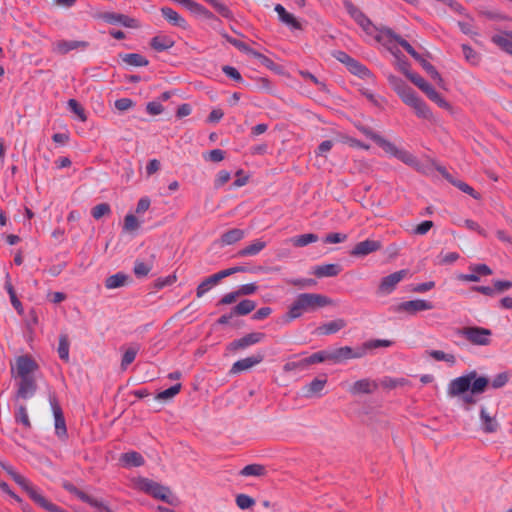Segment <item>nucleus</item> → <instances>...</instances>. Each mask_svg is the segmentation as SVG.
<instances>
[{
	"mask_svg": "<svg viewBox=\"0 0 512 512\" xmlns=\"http://www.w3.org/2000/svg\"><path fill=\"white\" fill-rule=\"evenodd\" d=\"M264 338V334L260 332H253L245 335L240 339H236L229 344V349L236 351L239 349L247 348L253 344L259 343Z\"/></svg>",
	"mask_w": 512,
	"mask_h": 512,
	"instance_id": "f3484780",
	"label": "nucleus"
},
{
	"mask_svg": "<svg viewBox=\"0 0 512 512\" xmlns=\"http://www.w3.org/2000/svg\"><path fill=\"white\" fill-rule=\"evenodd\" d=\"M151 201L149 197H142L136 206V214L138 216L130 214V233L139 230L143 223L145 222L143 218L140 217L141 214L146 212L150 207Z\"/></svg>",
	"mask_w": 512,
	"mask_h": 512,
	"instance_id": "ddd939ff",
	"label": "nucleus"
},
{
	"mask_svg": "<svg viewBox=\"0 0 512 512\" xmlns=\"http://www.w3.org/2000/svg\"><path fill=\"white\" fill-rule=\"evenodd\" d=\"M161 14L171 25L184 29L187 27L186 20L174 9L170 7H162Z\"/></svg>",
	"mask_w": 512,
	"mask_h": 512,
	"instance_id": "aec40b11",
	"label": "nucleus"
},
{
	"mask_svg": "<svg viewBox=\"0 0 512 512\" xmlns=\"http://www.w3.org/2000/svg\"><path fill=\"white\" fill-rule=\"evenodd\" d=\"M149 63L148 59L138 53H130V66L142 67L147 66Z\"/></svg>",
	"mask_w": 512,
	"mask_h": 512,
	"instance_id": "e2e57ef3",
	"label": "nucleus"
},
{
	"mask_svg": "<svg viewBox=\"0 0 512 512\" xmlns=\"http://www.w3.org/2000/svg\"><path fill=\"white\" fill-rule=\"evenodd\" d=\"M2 469L31 497L37 490L30 481L19 474L12 465L0 460Z\"/></svg>",
	"mask_w": 512,
	"mask_h": 512,
	"instance_id": "f8f14e48",
	"label": "nucleus"
},
{
	"mask_svg": "<svg viewBox=\"0 0 512 512\" xmlns=\"http://www.w3.org/2000/svg\"><path fill=\"white\" fill-rule=\"evenodd\" d=\"M67 105L69 109L74 112L82 122L87 120L83 107L75 99H69Z\"/></svg>",
	"mask_w": 512,
	"mask_h": 512,
	"instance_id": "864d4df0",
	"label": "nucleus"
},
{
	"mask_svg": "<svg viewBox=\"0 0 512 512\" xmlns=\"http://www.w3.org/2000/svg\"><path fill=\"white\" fill-rule=\"evenodd\" d=\"M395 158L399 159L403 163L410 165V166H414L417 163L415 156L403 149L398 150V152L395 155Z\"/></svg>",
	"mask_w": 512,
	"mask_h": 512,
	"instance_id": "6e6d98bb",
	"label": "nucleus"
},
{
	"mask_svg": "<svg viewBox=\"0 0 512 512\" xmlns=\"http://www.w3.org/2000/svg\"><path fill=\"white\" fill-rule=\"evenodd\" d=\"M428 354L436 361H444L450 365H454L456 363V357L453 354L445 353L441 350H430L428 351Z\"/></svg>",
	"mask_w": 512,
	"mask_h": 512,
	"instance_id": "37998d69",
	"label": "nucleus"
},
{
	"mask_svg": "<svg viewBox=\"0 0 512 512\" xmlns=\"http://www.w3.org/2000/svg\"><path fill=\"white\" fill-rule=\"evenodd\" d=\"M457 335L464 337L473 345L487 346L491 343L492 331L480 326H467L458 329Z\"/></svg>",
	"mask_w": 512,
	"mask_h": 512,
	"instance_id": "39448f33",
	"label": "nucleus"
},
{
	"mask_svg": "<svg viewBox=\"0 0 512 512\" xmlns=\"http://www.w3.org/2000/svg\"><path fill=\"white\" fill-rule=\"evenodd\" d=\"M346 326L344 319H335L333 321L322 324L316 329L318 335H331L335 334Z\"/></svg>",
	"mask_w": 512,
	"mask_h": 512,
	"instance_id": "4be33fe9",
	"label": "nucleus"
},
{
	"mask_svg": "<svg viewBox=\"0 0 512 512\" xmlns=\"http://www.w3.org/2000/svg\"><path fill=\"white\" fill-rule=\"evenodd\" d=\"M432 302L424 299L404 301L390 307V311L397 314L415 315L421 311L433 309Z\"/></svg>",
	"mask_w": 512,
	"mask_h": 512,
	"instance_id": "423d86ee",
	"label": "nucleus"
},
{
	"mask_svg": "<svg viewBox=\"0 0 512 512\" xmlns=\"http://www.w3.org/2000/svg\"><path fill=\"white\" fill-rule=\"evenodd\" d=\"M426 96L436 103L439 107L445 109V110H451L452 106L449 102H447L435 89L433 86H431L426 92Z\"/></svg>",
	"mask_w": 512,
	"mask_h": 512,
	"instance_id": "58836bf2",
	"label": "nucleus"
},
{
	"mask_svg": "<svg viewBox=\"0 0 512 512\" xmlns=\"http://www.w3.org/2000/svg\"><path fill=\"white\" fill-rule=\"evenodd\" d=\"M287 283L301 288L311 287L316 284L315 280L311 278L289 279Z\"/></svg>",
	"mask_w": 512,
	"mask_h": 512,
	"instance_id": "69168bd1",
	"label": "nucleus"
},
{
	"mask_svg": "<svg viewBox=\"0 0 512 512\" xmlns=\"http://www.w3.org/2000/svg\"><path fill=\"white\" fill-rule=\"evenodd\" d=\"M250 55L256 58L262 65L267 68H271L274 65V62L270 58L260 52L252 50Z\"/></svg>",
	"mask_w": 512,
	"mask_h": 512,
	"instance_id": "774afa93",
	"label": "nucleus"
},
{
	"mask_svg": "<svg viewBox=\"0 0 512 512\" xmlns=\"http://www.w3.org/2000/svg\"><path fill=\"white\" fill-rule=\"evenodd\" d=\"M58 353L61 359L69 360V342L66 335H61L59 338Z\"/></svg>",
	"mask_w": 512,
	"mask_h": 512,
	"instance_id": "3c124183",
	"label": "nucleus"
},
{
	"mask_svg": "<svg viewBox=\"0 0 512 512\" xmlns=\"http://www.w3.org/2000/svg\"><path fill=\"white\" fill-rule=\"evenodd\" d=\"M127 280H128L127 275L125 273L119 272V273L109 276L105 280V287L110 290L116 289V288L124 286L126 284Z\"/></svg>",
	"mask_w": 512,
	"mask_h": 512,
	"instance_id": "72a5a7b5",
	"label": "nucleus"
},
{
	"mask_svg": "<svg viewBox=\"0 0 512 512\" xmlns=\"http://www.w3.org/2000/svg\"><path fill=\"white\" fill-rule=\"evenodd\" d=\"M222 71H223V73L227 77L233 79L236 82H242L243 81V78H242L241 74L233 66L225 65V66L222 67Z\"/></svg>",
	"mask_w": 512,
	"mask_h": 512,
	"instance_id": "680f3d73",
	"label": "nucleus"
},
{
	"mask_svg": "<svg viewBox=\"0 0 512 512\" xmlns=\"http://www.w3.org/2000/svg\"><path fill=\"white\" fill-rule=\"evenodd\" d=\"M110 213V207L108 204L106 203H101V204H98L96 205L93 209H92V216L98 220L100 219L101 217L107 215Z\"/></svg>",
	"mask_w": 512,
	"mask_h": 512,
	"instance_id": "052dcab7",
	"label": "nucleus"
},
{
	"mask_svg": "<svg viewBox=\"0 0 512 512\" xmlns=\"http://www.w3.org/2000/svg\"><path fill=\"white\" fill-rule=\"evenodd\" d=\"M256 308V303L252 300L245 299L240 301L233 309L232 314L247 315Z\"/></svg>",
	"mask_w": 512,
	"mask_h": 512,
	"instance_id": "a19ab883",
	"label": "nucleus"
},
{
	"mask_svg": "<svg viewBox=\"0 0 512 512\" xmlns=\"http://www.w3.org/2000/svg\"><path fill=\"white\" fill-rule=\"evenodd\" d=\"M376 39L396 57L400 53V50L396 47V44H399L418 62L422 59V56L405 39L401 38L390 28L384 27L379 29Z\"/></svg>",
	"mask_w": 512,
	"mask_h": 512,
	"instance_id": "20e7f679",
	"label": "nucleus"
},
{
	"mask_svg": "<svg viewBox=\"0 0 512 512\" xmlns=\"http://www.w3.org/2000/svg\"><path fill=\"white\" fill-rule=\"evenodd\" d=\"M377 389V383L370 379H361L353 383L349 391L353 395L370 394Z\"/></svg>",
	"mask_w": 512,
	"mask_h": 512,
	"instance_id": "6ab92c4d",
	"label": "nucleus"
},
{
	"mask_svg": "<svg viewBox=\"0 0 512 512\" xmlns=\"http://www.w3.org/2000/svg\"><path fill=\"white\" fill-rule=\"evenodd\" d=\"M264 359V354L262 352H257L249 357L240 359L236 361L232 367L230 372L233 374L240 373L243 371H247L252 367L260 364Z\"/></svg>",
	"mask_w": 512,
	"mask_h": 512,
	"instance_id": "4468645a",
	"label": "nucleus"
},
{
	"mask_svg": "<svg viewBox=\"0 0 512 512\" xmlns=\"http://www.w3.org/2000/svg\"><path fill=\"white\" fill-rule=\"evenodd\" d=\"M318 240V236L314 233L302 234L289 239V242L296 247H304Z\"/></svg>",
	"mask_w": 512,
	"mask_h": 512,
	"instance_id": "e433bc0d",
	"label": "nucleus"
},
{
	"mask_svg": "<svg viewBox=\"0 0 512 512\" xmlns=\"http://www.w3.org/2000/svg\"><path fill=\"white\" fill-rule=\"evenodd\" d=\"M38 370L37 363L28 356H19L15 360V365H11V375L13 378L31 379L32 374Z\"/></svg>",
	"mask_w": 512,
	"mask_h": 512,
	"instance_id": "0eeeda50",
	"label": "nucleus"
},
{
	"mask_svg": "<svg viewBox=\"0 0 512 512\" xmlns=\"http://www.w3.org/2000/svg\"><path fill=\"white\" fill-rule=\"evenodd\" d=\"M37 505L49 512H66L60 507L48 501L37 489L35 493L30 497Z\"/></svg>",
	"mask_w": 512,
	"mask_h": 512,
	"instance_id": "cd10ccee",
	"label": "nucleus"
},
{
	"mask_svg": "<svg viewBox=\"0 0 512 512\" xmlns=\"http://www.w3.org/2000/svg\"><path fill=\"white\" fill-rule=\"evenodd\" d=\"M406 75L424 93L432 86L419 74L406 72Z\"/></svg>",
	"mask_w": 512,
	"mask_h": 512,
	"instance_id": "49530a36",
	"label": "nucleus"
},
{
	"mask_svg": "<svg viewBox=\"0 0 512 512\" xmlns=\"http://www.w3.org/2000/svg\"><path fill=\"white\" fill-rule=\"evenodd\" d=\"M395 91L406 105L414 109L419 118L433 120V113L431 109L420 97H418L411 87L406 85L403 81H400L395 86Z\"/></svg>",
	"mask_w": 512,
	"mask_h": 512,
	"instance_id": "7ed1b4c3",
	"label": "nucleus"
},
{
	"mask_svg": "<svg viewBox=\"0 0 512 512\" xmlns=\"http://www.w3.org/2000/svg\"><path fill=\"white\" fill-rule=\"evenodd\" d=\"M471 273L461 274L458 279L466 282H478L480 276H488L492 274L491 268L486 264H472L469 266Z\"/></svg>",
	"mask_w": 512,
	"mask_h": 512,
	"instance_id": "dca6fc26",
	"label": "nucleus"
},
{
	"mask_svg": "<svg viewBox=\"0 0 512 512\" xmlns=\"http://www.w3.org/2000/svg\"><path fill=\"white\" fill-rule=\"evenodd\" d=\"M330 361L334 364L341 363L349 359H359L363 357V351L360 346L352 348L350 346H343L340 348L329 350Z\"/></svg>",
	"mask_w": 512,
	"mask_h": 512,
	"instance_id": "9d476101",
	"label": "nucleus"
},
{
	"mask_svg": "<svg viewBox=\"0 0 512 512\" xmlns=\"http://www.w3.org/2000/svg\"><path fill=\"white\" fill-rule=\"evenodd\" d=\"M103 19L110 24H120L124 27H128L127 18L121 14L106 13L103 15Z\"/></svg>",
	"mask_w": 512,
	"mask_h": 512,
	"instance_id": "8fccbe9b",
	"label": "nucleus"
},
{
	"mask_svg": "<svg viewBox=\"0 0 512 512\" xmlns=\"http://www.w3.org/2000/svg\"><path fill=\"white\" fill-rule=\"evenodd\" d=\"M438 171L449 181L451 182L454 186H456L457 188H459L462 192L464 193H467L469 195H471L474 199H478L479 198V194L475 192V190L469 186L467 183L465 182H462V181H455L452 179L451 175L446 171L445 168H442V167H439L438 168Z\"/></svg>",
	"mask_w": 512,
	"mask_h": 512,
	"instance_id": "bb28decb",
	"label": "nucleus"
},
{
	"mask_svg": "<svg viewBox=\"0 0 512 512\" xmlns=\"http://www.w3.org/2000/svg\"><path fill=\"white\" fill-rule=\"evenodd\" d=\"M133 488L148 494L155 499L166 502L171 506H178L180 504L179 498L172 493L169 487L161 485L151 479L145 477H138L132 480Z\"/></svg>",
	"mask_w": 512,
	"mask_h": 512,
	"instance_id": "f03ea898",
	"label": "nucleus"
},
{
	"mask_svg": "<svg viewBox=\"0 0 512 512\" xmlns=\"http://www.w3.org/2000/svg\"><path fill=\"white\" fill-rule=\"evenodd\" d=\"M36 391V383L33 378L31 379H20L19 387L17 391V397L27 399L34 395Z\"/></svg>",
	"mask_w": 512,
	"mask_h": 512,
	"instance_id": "393cba45",
	"label": "nucleus"
},
{
	"mask_svg": "<svg viewBox=\"0 0 512 512\" xmlns=\"http://www.w3.org/2000/svg\"><path fill=\"white\" fill-rule=\"evenodd\" d=\"M274 10L278 14L280 22L294 30L302 29L301 23L292 14L288 13L284 6L281 4H276Z\"/></svg>",
	"mask_w": 512,
	"mask_h": 512,
	"instance_id": "a211bd4d",
	"label": "nucleus"
},
{
	"mask_svg": "<svg viewBox=\"0 0 512 512\" xmlns=\"http://www.w3.org/2000/svg\"><path fill=\"white\" fill-rule=\"evenodd\" d=\"M15 418L18 423H21L26 428L31 427V421L29 419L27 410L24 406H19L18 411L15 415Z\"/></svg>",
	"mask_w": 512,
	"mask_h": 512,
	"instance_id": "4d7b16f0",
	"label": "nucleus"
},
{
	"mask_svg": "<svg viewBox=\"0 0 512 512\" xmlns=\"http://www.w3.org/2000/svg\"><path fill=\"white\" fill-rule=\"evenodd\" d=\"M266 242L262 240H255L248 246L244 247L238 252V256L246 257V256H255L260 253L265 247Z\"/></svg>",
	"mask_w": 512,
	"mask_h": 512,
	"instance_id": "2f4dec72",
	"label": "nucleus"
},
{
	"mask_svg": "<svg viewBox=\"0 0 512 512\" xmlns=\"http://www.w3.org/2000/svg\"><path fill=\"white\" fill-rule=\"evenodd\" d=\"M343 5L349 15L361 26V28L367 34H373V32L376 30V27L359 8H357L350 0H344Z\"/></svg>",
	"mask_w": 512,
	"mask_h": 512,
	"instance_id": "6e6552de",
	"label": "nucleus"
},
{
	"mask_svg": "<svg viewBox=\"0 0 512 512\" xmlns=\"http://www.w3.org/2000/svg\"><path fill=\"white\" fill-rule=\"evenodd\" d=\"M307 368L305 359H301L299 361H289L285 363L283 366V370L285 372H291V371H303Z\"/></svg>",
	"mask_w": 512,
	"mask_h": 512,
	"instance_id": "13d9d810",
	"label": "nucleus"
},
{
	"mask_svg": "<svg viewBox=\"0 0 512 512\" xmlns=\"http://www.w3.org/2000/svg\"><path fill=\"white\" fill-rule=\"evenodd\" d=\"M153 268V260L147 262L136 260L134 263L133 272L137 278L146 277Z\"/></svg>",
	"mask_w": 512,
	"mask_h": 512,
	"instance_id": "f704fd0d",
	"label": "nucleus"
},
{
	"mask_svg": "<svg viewBox=\"0 0 512 512\" xmlns=\"http://www.w3.org/2000/svg\"><path fill=\"white\" fill-rule=\"evenodd\" d=\"M175 41L167 35H157L150 41L151 47L157 52H163L172 48Z\"/></svg>",
	"mask_w": 512,
	"mask_h": 512,
	"instance_id": "b1692460",
	"label": "nucleus"
},
{
	"mask_svg": "<svg viewBox=\"0 0 512 512\" xmlns=\"http://www.w3.org/2000/svg\"><path fill=\"white\" fill-rule=\"evenodd\" d=\"M245 270L246 269L244 267H242V266H236V267H232V268L221 270V271L215 273L214 275L216 276V278L220 282L225 277H228V276H230V275H232L234 273H237V272H244Z\"/></svg>",
	"mask_w": 512,
	"mask_h": 512,
	"instance_id": "0e129e2a",
	"label": "nucleus"
},
{
	"mask_svg": "<svg viewBox=\"0 0 512 512\" xmlns=\"http://www.w3.org/2000/svg\"><path fill=\"white\" fill-rule=\"evenodd\" d=\"M219 283L216 276L213 274L206 279H204L197 287L196 289V295L198 298H201L204 296L212 287L217 285Z\"/></svg>",
	"mask_w": 512,
	"mask_h": 512,
	"instance_id": "c9c22d12",
	"label": "nucleus"
},
{
	"mask_svg": "<svg viewBox=\"0 0 512 512\" xmlns=\"http://www.w3.org/2000/svg\"><path fill=\"white\" fill-rule=\"evenodd\" d=\"M476 372L473 371L467 375L457 377L450 381L448 385V394L452 397L463 395L470 390L471 381L475 378Z\"/></svg>",
	"mask_w": 512,
	"mask_h": 512,
	"instance_id": "9b49d317",
	"label": "nucleus"
},
{
	"mask_svg": "<svg viewBox=\"0 0 512 512\" xmlns=\"http://www.w3.org/2000/svg\"><path fill=\"white\" fill-rule=\"evenodd\" d=\"M86 43L81 41H67L60 40L53 45V50L58 54H66L69 51L75 50L79 47H85Z\"/></svg>",
	"mask_w": 512,
	"mask_h": 512,
	"instance_id": "a878e982",
	"label": "nucleus"
},
{
	"mask_svg": "<svg viewBox=\"0 0 512 512\" xmlns=\"http://www.w3.org/2000/svg\"><path fill=\"white\" fill-rule=\"evenodd\" d=\"M488 384L489 380L486 377H477L476 375L475 378L471 381L470 391L472 394H481L485 391Z\"/></svg>",
	"mask_w": 512,
	"mask_h": 512,
	"instance_id": "79ce46f5",
	"label": "nucleus"
},
{
	"mask_svg": "<svg viewBox=\"0 0 512 512\" xmlns=\"http://www.w3.org/2000/svg\"><path fill=\"white\" fill-rule=\"evenodd\" d=\"M381 247L382 244L380 241L366 239L357 243L351 250L350 254L355 257H364L370 253L380 250Z\"/></svg>",
	"mask_w": 512,
	"mask_h": 512,
	"instance_id": "2eb2a0df",
	"label": "nucleus"
},
{
	"mask_svg": "<svg viewBox=\"0 0 512 512\" xmlns=\"http://www.w3.org/2000/svg\"><path fill=\"white\" fill-rule=\"evenodd\" d=\"M240 475L248 477V476H264L266 474V468L261 464H249L246 465L240 472Z\"/></svg>",
	"mask_w": 512,
	"mask_h": 512,
	"instance_id": "ea45409f",
	"label": "nucleus"
},
{
	"mask_svg": "<svg viewBox=\"0 0 512 512\" xmlns=\"http://www.w3.org/2000/svg\"><path fill=\"white\" fill-rule=\"evenodd\" d=\"M347 69L354 75L362 78L367 79L372 77V74L370 70L363 64H361L356 59H353L350 64L347 66Z\"/></svg>",
	"mask_w": 512,
	"mask_h": 512,
	"instance_id": "473e14b6",
	"label": "nucleus"
},
{
	"mask_svg": "<svg viewBox=\"0 0 512 512\" xmlns=\"http://www.w3.org/2000/svg\"><path fill=\"white\" fill-rule=\"evenodd\" d=\"M481 428L485 433H494L498 430L499 424L495 417L490 416L485 407L480 410Z\"/></svg>",
	"mask_w": 512,
	"mask_h": 512,
	"instance_id": "412c9836",
	"label": "nucleus"
},
{
	"mask_svg": "<svg viewBox=\"0 0 512 512\" xmlns=\"http://www.w3.org/2000/svg\"><path fill=\"white\" fill-rule=\"evenodd\" d=\"M408 274V270L402 269L396 271L388 276H385L381 279V282L378 286V294L380 295H389L395 289L396 286L406 277Z\"/></svg>",
	"mask_w": 512,
	"mask_h": 512,
	"instance_id": "1a4fd4ad",
	"label": "nucleus"
},
{
	"mask_svg": "<svg viewBox=\"0 0 512 512\" xmlns=\"http://www.w3.org/2000/svg\"><path fill=\"white\" fill-rule=\"evenodd\" d=\"M180 389H181V384L177 383V384L171 386L170 388L165 389V390L159 392L157 394L156 398L158 400H164V401L172 399L173 397H175L179 393Z\"/></svg>",
	"mask_w": 512,
	"mask_h": 512,
	"instance_id": "09e8293b",
	"label": "nucleus"
},
{
	"mask_svg": "<svg viewBox=\"0 0 512 512\" xmlns=\"http://www.w3.org/2000/svg\"><path fill=\"white\" fill-rule=\"evenodd\" d=\"M341 269L337 264H325L317 266L314 270V274L318 278L323 277H334L340 273Z\"/></svg>",
	"mask_w": 512,
	"mask_h": 512,
	"instance_id": "c756f323",
	"label": "nucleus"
},
{
	"mask_svg": "<svg viewBox=\"0 0 512 512\" xmlns=\"http://www.w3.org/2000/svg\"><path fill=\"white\" fill-rule=\"evenodd\" d=\"M237 506L242 509H249L255 504V500L247 494H239L236 497Z\"/></svg>",
	"mask_w": 512,
	"mask_h": 512,
	"instance_id": "5fc2aeb1",
	"label": "nucleus"
},
{
	"mask_svg": "<svg viewBox=\"0 0 512 512\" xmlns=\"http://www.w3.org/2000/svg\"><path fill=\"white\" fill-rule=\"evenodd\" d=\"M462 51L465 59L471 64H477L479 62L478 54L469 45L463 44Z\"/></svg>",
	"mask_w": 512,
	"mask_h": 512,
	"instance_id": "bf43d9fd",
	"label": "nucleus"
},
{
	"mask_svg": "<svg viewBox=\"0 0 512 512\" xmlns=\"http://www.w3.org/2000/svg\"><path fill=\"white\" fill-rule=\"evenodd\" d=\"M376 144L379 145L387 154L393 157H395L396 153L399 150V148L396 147L392 142L386 140L382 136H380Z\"/></svg>",
	"mask_w": 512,
	"mask_h": 512,
	"instance_id": "603ef678",
	"label": "nucleus"
},
{
	"mask_svg": "<svg viewBox=\"0 0 512 512\" xmlns=\"http://www.w3.org/2000/svg\"><path fill=\"white\" fill-rule=\"evenodd\" d=\"M492 41L505 52L512 55V40L503 35H494Z\"/></svg>",
	"mask_w": 512,
	"mask_h": 512,
	"instance_id": "a18cd8bd",
	"label": "nucleus"
},
{
	"mask_svg": "<svg viewBox=\"0 0 512 512\" xmlns=\"http://www.w3.org/2000/svg\"><path fill=\"white\" fill-rule=\"evenodd\" d=\"M347 239V235L344 233H329L326 235L324 242L329 244H336L344 242Z\"/></svg>",
	"mask_w": 512,
	"mask_h": 512,
	"instance_id": "338daca9",
	"label": "nucleus"
},
{
	"mask_svg": "<svg viewBox=\"0 0 512 512\" xmlns=\"http://www.w3.org/2000/svg\"><path fill=\"white\" fill-rule=\"evenodd\" d=\"M419 63L421 64L423 69L429 74V76L433 80H435L440 87L444 88V80L441 77V75L439 74V72L437 71V69L430 62L425 60L423 57L419 61Z\"/></svg>",
	"mask_w": 512,
	"mask_h": 512,
	"instance_id": "4c0bfd02",
	"label": "nucleus"
},
{
	"mask_svg": "<svg viewBox=\"0 0 512 512\" xmlns=\"http://www.w3.org/2000/svg\"><path fill=\"white\" fill-rule=\"evenodd\" d=\"M304 359L307 367L316 363L330 361L329 350L318 351Z\"/></svg>",
	"mask_w": 512,
	"mask_h": 512,
	"instance_id": "c03bdc74",
	"label": "nucleus"
},
{
	"mask_svg": "<svg viewBox=\"0 0 512 512\" xmlns=\"http://www.w3.org/2000/svg\"><path fill=\"white\" fill-rule=\"evenodd\" d=\"M393 344L392 341L386 339H372L364 342L360 346V350L363 351V357L366 356L370 351L383 348L390 347Z\"/></svg>",
	"mask_w": 512,
	"mask_h": 512,
	"instance_id": "c85d7f7f",
	"label": "nucleus"
},
{
	"mask_svg": "<svg viewBox=\"0 0 512 512\" xmlns=\"http://www.w3.org/2000/svg\"><path fill=\"white\" fill-rule=\"evenodd\" d=\"M327 380L324 378V379H314L313 381H311L307 386H306V390H307V395H314V394H317V393H320L323 388L325 387V384H326Z\"/></svg>",
	"mask_w": 512,
	"mask_h": 512,
	"instance_id": "de8ad7c7",
	"label": "nucleus"
},
{
	"mask_svg": "<svg viewBox=\"0 0 512 512\" xmlns=\"http://www.w3.org/2000/svg\"><path fill=\"white\" fill-rule=\"evenodd\" d=\"M51 407L54 415L56 433L59 436H63L66 434V425L62 410L55 400L51 401Z\"/></svg>",
	"mask_w": 512,
	"mask_h": 512,
	"instance_id": "5701e85b",
	"label": "nucleus"
},
{
	"mask_svg": "<svg viewBox=\"0 0 512 512\" xmlns=\"http://www.w3.org/2000/svg\"><path fill=\"white\" fill-rule=\"evenodd\" d=\"M329 304H331V300L322 294H299L290 305L289 310L285 315V321L290 322L301 317L306 312H313L317 308L325 307Z\"/></svg>",
	"mask_w": 512,
	"mask_h": 512,
	"instance_id": "f257e3e1",
	"label": "nucleus"
},
{
	"mask_svg": "<svg viewBox=\"0 0 512 512\" xmlns=\"http://www.w3.org/2000/svg\"><path fill=\"white\" fill-rule=\"evenodd\" d=\"M245 236V232L242 229L234 228L231 229L221 236V244L222 245H232L241 239H243Z\"/></svg>",
	"mask_w": 512,
	"mask_h": 512,
	"instance_id": "7c9ffc66",
	"label": "nucleus"
}]
</instances>
